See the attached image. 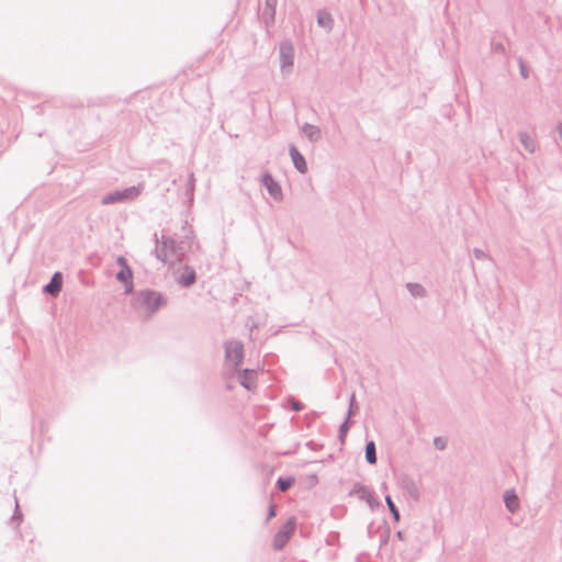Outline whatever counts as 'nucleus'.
I'll return each mask as SVG.
<instances>
[{
	"instance_id": "obj_1",
	"label": "nucleus",
	"mask_w": 562,
	"mask_h": 562,
	"mask_svg": "<svg viewBox=\"0 0 562 562\" xmlns=\"http://www.w3.org/2000/svg\"><path fill=\"white\" fill-rule=\"evenodd\" d=\"M132 308L142 314L146 321L150 319L160 308L167 306L168 297L156 290L144 289L132 294Z\"/></svg>"
},
{
	"instance_id": "obj_2",
	"label": "nucleus",
	"mask_w": 562,
	"mask_h": 562,
	"mask_svg": "<svg viewBox=\"0 0 562 562\" xmlns=\"http://www.w3.org/2000/svg\"><path fill=\"white\" fill-rule=\"evenodd\" d=\"M155 236L156 248L154 252L156 258L161 262L166 263L169 256H176L178 261H181L184 257V247L186 240H181L178 243L172 237H168L162 235L161 237V247H158V237L157 234Z\"/></svg>"
},
{
	"instance_id": "obj_3",
	"label": "nucleus",
	"mask_w": 562,
	"mask_h": 562,
	"mask_svg": "<svg viewBox=\"0 0 562 562\" xmlns=\"http://www.w3.org/2000/svg\"><path fill=\"white\" fill-rule=\"evenodd\" d=\"M143 191V186H132L123 190H116L105 194L102 200V205L116 204L135 200Z\"/></svg>"
},
{
	"instance_id": "obj_4",
	"label": "nucleus",
	"mask_w": 562,
	"mask_h": 562,
	"mask_svg": "<svg viewBox=\"0 0 562 562\" xmlns=\"http://www.w3.org/2000/svg\"><path fill=\"white\" fill-rule=\"evenodd\" d=\"M116 263L120 266V270L115 274V279L124 284V294L131 295L134 293V272L124 256L116 258Z\"/></svg>"
},
{
	"instance_id": "obj_5",
	"label": "nucleus",
	"mask_w": 562,
	"mask_h": 562,
	"mask_svg": "<svg viewBox=\"0 0 562 562\" xmlns=\"http://www.w3.org/2000/svg\"><path fill=\"white\" fill-rule=\"evenodd\" d=\"M225 359L234 368H239L244 361V344L239 339H229L224 342Z\"/></svg>"
},
{
	"instance_id": "obj_6",
	"label": "nucleus",
	"mask_w": 562,
	"mask_h": 562,
	"mask_svg": "<svg viewBox=\"0 0 562 562\" xmlns=\"http://www.w3.org/2000/svg\"><path fill=\"white\" fill-rule=\"evenodd\" d=\"M280 67L283 74H290L294 64V46L290 40H284L279 47Z\"/></svg>"
},
{
	"instance_id": "obj_7",
	"label": "nucleus",
	"mask_w": 562,
	"mask_h": 562,
	"mask_svg": "<svg viewBox=\"0 0 562 562\" xmlns=\"http://www.w3.org/2000/svg\"><path fill=\"white\" fill-rule=\"evenodd\" d=\"M295 527V519L293 517L288 519L276 533L273 539V547L278 550L282 549L293 535Z\"/></svg>"
},
{
	"instance_id": "obj_8",
	"label": "nucleus",
	"mask_w": 562,
	"mask_h": 562,
	"mask_svg": "<svg viewBox=\"0 0 562 562\" xmlns=\"http://www.w3.org/2000/svg\"><path fill=\"white\" fill-rule=\"evenodd\" d=\"M398 484L403 491H405L409 497L418 502L420 499V491L416 481L408 474L403 473L398 477Z\"/></svg>"
},
{
	"instance_id": "obj_9",
	"label": "nucleus",
	"mask_w": 562,
	"mask_h": 562,
	"mask_svg": "<svg viewBox=\"0 0 562 562\" xmlns=\"http://www.w3.org/2000/svg\"><path fill=\"white\" fill-rule=\"evenodd\" d=\"M261 184L267 189L268 193L276 201H281L283 199L281 186L278 181L274 180L270 172L267 171L262 173Z\"/></svg>"
},
{
	"instance_id": "obj_10",
	"label": "nucleus",
	"mask_w": 562,
	"mask_h": 562,
	"mask_svg": "<svg viewBox=\"0 0 562 562\" xmlns=\"http://www.w3.org/2000/svg\"><path fill=\"white\" fill-rule=\"evenodd\" d=\"M350 494L357 495L359 499L366 501L371 508L380 505L375 499L373 492L360 483H356L353 485Z\"/></svg>"
},
{
	"instance_id": "obj_11",
	"label": "nucleus",
	"mask_w": 562,
	"mask_h": 562,
	"mask_svg": "<svg viewBox=\"0 0 562 562\" xmlns=\"http://www.w3.org/2000/svg\"><path fill=\"white\" fill-rule=\"evenodd\" d=\"M278 0H265V7L262 9L260 19L268 30L276 21V8Z\"/></svg>"
},
{
	"instance_id": "obj_12",
	"label": "nucleus",
	"mask_w": 562,
	"mask_h": 562,
	"mask_svg": "<svg viewBox=\"0 0 562 562\" xmlns=\"http://www.w3.org/2000/svg\"><path fill=\"white\" fill-rule=\"evenodd\" d=\"M238 382L248 391L257 387V371L252 369L238 370Z\"/></svg>"
},
{
	"instance_id": "obj_13",
	"label": "nucleus",
	"mask_w": 562,
	"mask_h": 562,
	"mask_svg": "<svg viewBox=\"0 0 562 562\" xmlns=\"http://www.w3.org/2000/svg\"><path fill=\"white\" fill-rule=\"evenodd\" d=\"M289 155L292 159L294 168L300 173H306L307 172V164L305 160V157L303 154L297 149V147L294 144L289 145Z\"/></svg>"
},
{
	"instance_id": "obj_14",
	"label": "nucleus",
	"mask_w": 562,
	"mask_h": 562,
	"mask_svg": "<svg viewBox=\"0 0 562 562\" xmlns=\"http://www.w3.org/2000/svg\"><path fill=\"white\" fill-rule=\"evenodd\" d=\"M63 288V273L59 271H56L49 282L43 286V292L50 295V296H57Z\"/></svg>"
},
{
	"instance_id": "obj_15",
	"label": "nucleus",
	"mask_w": 562,
	"mask_h": 562,
	"mask_svg": "<svg viewBox=\"0 0 562 562\" xmlns=\"http://www.w3.org/2000/svg\"><path fill=\"white\" fill-rule=\"evenodd\" d=\"M176 282L182 288H191L196 282L195 270L192 267L186 265L183 267V272L176 277Z\"/></svg>"
},
{
	"instance_id": "obj_16",
	"label": "nucleus",
	"mask_w": 562,
	"mask_h": 562,
	"mask_svg": "<svg viewBox=\"0 0 562 562\" xmlns=\"http://www.w3.org/2000/svg\"><path fill=\"white\" fill-rule=\"evenodd\" d=\"M506 509L515 514L520 507V501L514 488L506 490L503 495Z\"/></svg>"
},
{
	"instance_id": "obj_17",
	"label": "nucleus",
	"mask_w": 562,
	"mask_h": 562,
	"mask_svg": "<svg viewBox=\"0 0 562 562\" xmlns=\"http://www.w3.org/2000/svg\"><path fill=\"white\" fill-rule=\"evenodd\" d=\"M302 132L311 143H317L322 138V131L316 125L304 123Z\"/></svg>"
},
{
	"instance_id": "obj_18",
	"label": "nucleus",
	"mask_w": 562,
	"mask_h": 562,
	"mask_svg": "<svg viewBox=\"0 0 562 562\" xmlns=\"http://www.w3.org/2000/svg\"><path fill=\"white\" fill-rule=\"evenodd\" d=\"M317 24L325 29L327 32H330L334 27V19L330 12L327 10H318L317 11Z\"/></svg>"
},
{
	"instance_id": "obj_19",
	"label": "nucleus",
	"mask_w": 562,
	"mask_h": 562,
	"mask_svg": "<svg viewBox=\"0 0 562 562\" xmlns=\"http://www.w3.org/2000/svg\"><path fill=\"white\" fill-rule=\"evenodd\" d=\"M518 139L525 150H527L530 154H533L537 149V142L532 136H530L527 132L520 131L518 132Z\"/></svg>"
},
{
	"instance_id": "obj_20",
	"label": "nucleus",
	"mask_w": 562,
	"mask_h": 562,
	"mask_svg": "<svg viewBox=\"0 0 562 562\" xmlns=\"http://www.w3.org/2000/svg\"><path fill=\"white\" fill-rule=\"evenodd\" d=\"M364 452H366V454H364L366 461L371 465L376 464V462H378L376 447H375V442L373 440H369L366 442Z\"/></svg>"
},
{
	"instance_id": "obj_21",
	"label": "nucleus",
	"mask_w": 562,
	"mask_h": 562,
	"mask_svg": "<svg viewBox=\"0 0 562 562\" xmlns=\"http://www.w3.org/2000/svg\"><path fill=\"white\" fill-rule=\"evenodd\" d=\"M295 483L294 476H280L276 482V487L280 492L289 491Z\"/></svg>"
},
{
	"instance_id": "obj_22",
	"label": "nucleus",
	"mask_w": 562,
	"mask_h": 562,
	"mask_svg": "<svg viewBox=\"0 0 562 562\" xmlns=\"http://www.w3.org/2000/svg\"><path fill=\"white\" fill-rule=\"evenodd\" d=\"M406 289L414 297H425L427 295L426 289L419 283L408 282Z\"/></svg>"
},
{
	"instance_id": "obj_23",
	"label": "nucleus",
	"mask_w": 562,
	"mask_h": 562,
	"mask_svg": "<svg viewBox=\"0 0 562 562\" xmlns=\"http://www.w3.org/2000/svg\"><path fill=\"white\" fill-rule=\"evenodd\" d=\"M350 418L346 417L342 424H340L338 429V439L341 445L345 443L346 436L350 429Z\"/></svg>"
},
{
	"instance_id": "obj_24",
	"label": "nucleus",
	"mask_w": 562,
	"mask_h": 562,
	"mask_svg": "<svg viewBox=\"0 0 562 562\" xmlns=\"http://www.w3.org/2000/svg\"><path fill=\"white\" fill-rule=\"evenodd\" d=\"M385 502H386L387 508H389V510H390L394 521L398 522L400 519H401V514H400L398 508L394 504L392 497L390 495H386L385 496Z\"/></svg>"
},
{
	"instance_id": "obj_25",
	"label": "nucleus",
	"mask_w": 562,
	"mask_h": 562,
	"mask_svg": "<svg viewBox=\"0 0 562 562\" xmlns=\"http://www.w3.org/2000/svg\"><path fill=\"white\" fill-rule=\"evenodd\" d=\"M22 520H23V514L20 509L18 498L15 497V508H14V513L11 517V524L18 527L22 522Z\"/></svg>"
},
{
	"instance_id": "obj_26",
	"label": "nucleus",
	"mask_w": 562,
	"mask_h": 562,
	"mask_svg": "<svg viewBox=\"0 0 562 562\" xmlns=\"http://www.w3.org/2000/svg\"><path fill=\"white\" fill-rule=\"evenodd\" d=\"M358 409H359V407L356 402V395H355V393H352L349 398V407H348L346 417L350 418L352 415H356L358 413Z\"/></svg>"
},
{
	"instance_id": "obj_27",
	"label": "nucleus",
	"mask_w": 562,
	"mask_h": 562,
	"mask_svg": "<svg viewBox=\"0 0 562 562\" xmlns=\"http://www.w3.org/2000/svg\"><path fill=\"white\" fill-rule=\"evenodd\" d=\"M518 65H519L520 76L524 79H528L529 78V68L525 65V63H524L521 57L518 58Z\"/></svg>"
},
{
	"instance_id": "obj_28",
	"label": "nucleus",
	"mask_w": 562,
	"mask_h": 562,
	"mask_svg": "<svg viewBox=\"0 0 562 562\" xmlns=\"http://www.w3.org/2000/svg\"><path fill=\"white\" fill-rule=\"evenodd\" d=\"M290 406L294 412H301L304 408V404L294 397L290 398Z\"/></svg>"
},
{
	"instance_id": "obj_29",
	"label": "nucleus",
	"mask_w": 562,
	"mask_h": 562,
	"mask_svg": "<svg viewBox=\"0 0 562 562\" xmlns=\"http://www.w3.org/2000/svg\"><path fill=\"white\" fill-rule=\"evenodd\" d=\"M491 46H492V50L493 52H495L497 54L505 55L506 48H505L503 43H501V42H497V43L496 42H492Z\"/></svg>"
},
{
	"instance_id": "obj_30",
	"label": "nucleus",
	"mask_w": 562,
	"mask_h": 562,
	"mask_svg": "<svg viewBox=\"0 0 562 562\" xmlns=\"http://www.w3.org/2000/svg\"><path fill=\"white\" fill-rule=\"evenodd\" d=\"M473 255H474L475 259H477V260L491 259L490 255L480 248H474Z\"/></svg>"
},
{
	"instance_id": "obj_31",
	"label": "nucleus",
	"mask_w": 562,
	"mask_h": 562,
	"mask_svg": "<svg viewBox=\"0 0 562 562\" xmlns=\"http://www.w3.org/2000/svg\"><path fill=\"white\" fill-rule=\"evenodd\" d=\"M434 445L438 450H445L447 447V439L442 437H436L434 440Z\"/></svg>"
},
{
	"instance_id": "obj_32",
	"label": "nucleus",
	"mask_w": 562,
	"mask_h": 562,
	"mask_svg": "<svg viewBox=\"0 0 562 562\" xmlns=\"http://www.w3.org/2000/svg\"><path fill=\"white\" fill-rule=\"evenodd\" d=\"M276 515H277V507H276V505L271 504L268 508L267 520H270L271 518L276 517Z\"/></svg>"
},
{
	"instance_id": "obj_33",
	"label": "nucleus",
	"mask_w": 562,
	"mask_h": 562,
	"mask_svg": "<svg viewBox=\"0 0 562 562\" xmlns=\"http://www.w3.org/2000/svg\"><path fill=\"white\" fill-rule=\"evenodd\" d=\"M306 446H307L310 449H312V450H319V449L323 447V445L317 443V442H315V441H313V440L308 441V442L306 443Z\"/></svg>"
},
{
	"instance_id": "obj_34",
	"label": "nucleus",
	"mask_w": 562,
	"mask_h": 562,
	"mask_svg": "<svg viewBox=\"0 0 562 562\" xmlns=\"http://www.w3.org/2000/svg\"><path fill=\"white\" fill-rule=\"evenodd\" d=\"M187 224H188V222L186 221V222H184V225H183V227H182V228H183V231H186V234H184V236H183V237H184V238H190V237H191V235L193 234V231H192V228H191V227H187Z\"/></svg>"
},
{
	"instance_id": "obj_35",
	"label": "nucleus",
	"mask_w": 562,
	"mask_h": 562,
	"mask_svg": "<svg viewBox=\"0 0 562 562\" xmlns=\"http://www.w3.org/2000/svg\"><path fill=\"white\" fill-rule=\"evenodd\" d=\"M557 132L559 134V138L562 140V123L557 125Z\"/></svg>"
},
{
	"instance_id": "obj_36",
	"label": "nucleus",
	"mask_w": 562,
	"mask_h": 562,
	"mask_svg": "<svg viewBox=\"0 0 562 562\" xmlns=\"http://www.w3.org/2000/svg\"><path fill=\"white\" fill-rule=\"evenodd\" d=\"M83 102H78L76 104H71V106H78V108H83Z\"/></svg>"
},
{
	"instance_id": "obj_37",
	"label": "nucleus",
	"mask_w": 562,
	"mask_h": 562,
	"mask_svg": "<svg viewBox=\"0 0 562 562\" xmlns=\"http://www.w3.org/2000/svg\"><path fill=\"white\" fill-rule=\"evenodd\" d=\"M396 536H397V538H400L402 540L403 539V531H397Z\"/></svg>"
}]
</instances>
